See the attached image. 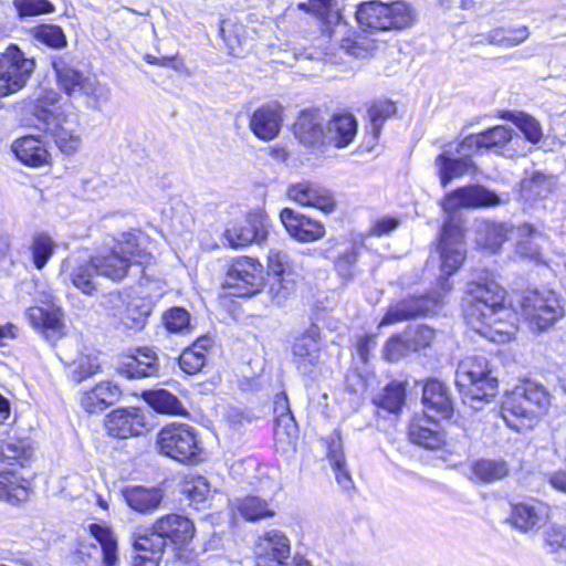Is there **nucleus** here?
I'll return each instance as SVG.
<instances>
[{
	"label": "nucleus",
	"instance_id": "7ed1b4c3",
	"mask_svg": "<svg viewBox=\"0 0 566 566\" xmlns=\"http://www.w3.org/2000/svg\"><path fill=\"white\" fill-rule=\"evenodd\" d=\"M146 235L139 230L122 232L113 238L107 255H97L72 269V283H93L95 276L112 281L123 280L130 271L145 275V265L151 255L144 248Z\"/></svg>",
	"mask_w": 566,
	"mask_h": 566
},
{
	"label": "nucleus",
	"instance_id": "09e8293b",
	"mask_svg": "<svg viewBox=\"0 0 566 566\" xmlns=\"http://www.w3.org/2000/svg\"><path fill=\"white\" fill-rule=\"evenodd\" d=\"M237 510L247 521H258L275 514L269 503L258 496H248L239 502Z\"/></svg>",
	"mask_w": 566,
	"mask_h": 566
},
{
	"label": "nucleus",
	"instance_id": "8fccbe9b",
	"mask_svg": "<svg viewBox=\"0 0 566 566\" xmlns=\"http://www.w3.org/2000/svg\"><path fill=\"white\" fill-rule=\"evenodd\" d=\"M328 459L335 472L337 483L344 490H349L353 488V480L346 468L345 458L339 441H333L328 446Z\"/></svg>",
	"mask_w": 566,
	"mask_h": 566
},
{
	"label": "nucleus",
	"instance_id": "f03ea898",
	"mask_svg": "<svg viewBox=\"0 0 566 566\" xmlns=\"http://www.w3.org/2000/svg\"><path fill=\"white\" fill-rule=\"evenodd\" d=\"M500 205L501 197L481 185L460 187L444 196L442 209L449 216L443 222L439 240L440 279L448 280L455 274L467 256L462 221L451 213L459 209L494 208Z\"/></svg>",
	"mask_w": 566,
	"mask_h": 566
},
{
	"label": "nucleus",
	"instance_id": "6e6d98bb",
	"mask_svg": "<svg viewBox=\"0 0 566 566\" xmlns=\"http://www.w3.org/2000/svg\"><path fill=\"white\" fill-rule=\"evenodd\" d=\"M34 38L53 49H61L66 45V38L63 30L53 24H42L33 30Z\"/></svg>",
	"mask_w": 566,
	"mask_h": 566
},
{
	"label": "nucleus",
	"instance_id": "4be33fe9",
	"mask_svg": "<svg viewBox=\"0 0 566 566\" xmlns=\"http://www.w3.org/2000/svg\"><path fill=\"white\" fill-rule=\"evenodd\" d=\"M287 196L301 206L313 207L324 212H331L335 207L331 191L312 182H298L290 186Z\"/></svg>",
	"mask_w": 566,
	"mask_h": 566
},
{
	"label": "nucleus",
	"instance_id": "412c9836",
	"mask_svg": "<svg viewBox=\"0 0 566 566\" xmlns=\"http://www.w3.org/2000/svg\"><path fill=\"white\" fill-rule=\"evenodd\" d=\"M280 219L289 234L300 242H313L325 234V228L319 221L297 213L291 208H284Z\"/></svg>",
	"mask_w": 566,
	"mask_h": 566
},
{
	"label": "nucleus",
	"instance_id": "4d7b16f0",
	"mask_svg": "<svg viewBox=\"0 0 566 566\" xmlns=\"http://www.w3.org/2000/svg\"><path fill=\"white\" fill-rule=\"evenodd\" d=\"M13 6L20 18L51 13L54 6L49 0H13Z\"/></svg>",
	"mask_w": 566,
	"mask_h": 566
},
{
	"label": "nucleus",
	"instance_id": "0e129e2a",
	"mask_svg": "<svg viewBox=\"0 0 566 566\" xmlns=\"http://www.w3.org/2000/svg\"><path fill=\"white\" fill-rule=\"evenodd\" d=\"M94 389L98 392L102 402L105 403L106 407L117 402L122 395L119 387L111 381H102L97 384Z\"/></svg>",
	"mask_w": 566,
	"mask_h": 566
},
{
	"label": "nucleus",
	"instance_id": "6ab92c4d",
	"mask_svg": "<svg viewBox=\"0 0 566 566\" xmlns=\"http://www.w3.org/2000/svg\"><path fill=\"white\" fill-rule=\"evenodd\" d=\"M282 123L283 107L277 102H271L252 113L249 127L258 139L270 142L280 134Z\"/></svg>",
	"mask_w": 566,
	"mask_h": 566
},
{
	"label": "nucleus",
	"instance_id": "49530a36",
	"mask_svg": "<svg viewBox=\"0 0 566 566\" xmlns=\"http://www.w3.org/2000/svg\"><path fill=\"white\" fill-rule=\"evenodd\" d=\"M396 105L391 101H377L368 109L369 125L366 130L370 133L374 139L380 135L382 125L387 118L396 113Z\"/></svg>",
	"mask_w": 566,
	"mask_h": 566
},
{
	"label": "nucleus",
	"instance_id": "f3484780",
	"mask_svg": "<svg viewBox=\"0 0 566 566\" xmlns=\"http://www.w3.org/2000/svg\"><path fill=\"white\" fill-rule=\"evenodd\" d=\"M105 427L114 438L137 437L147 431L146 416L139 408H118L107 416Z\"/></svg>",
	"mask_w": 566,
	"mask_h": 566
},
{
	"label": "nucleus",
	"instance_id": "5701e85b",
	"mask_svg": "<svg viewBox=\"0 0 566 566\" xmlns=\"http://www.w3.org/2000/svg\"><path fill=\"white\" fill-rule=\"evenodd\" d=\"M159 368L157 353L150 347H138L122 364L119 373L128 379H142L157 377Z\"/></svg>",
	"mask_w": 566,
	"mask_h": 566
},
{
	"label": "nucleus",
	"instance_id": "c756f323",
	"mask_svg": "<svg viewBox=\"0 0 566 566\" xmlns=\"http://www.w3.org/2000/svg\"><path fill=\"white\" fill-rule=\"evenodd\" d=\"M30 495V482L20 476L15 470L0 471V501L10 504L24 502Z\"/></svg>",
	"mask_w": 566,
	"mask_h": 566
},
{
	"label": "nucleus",
	"instance_id": "338daca9",
	"mask_svg": "<svg viewBox=\"0 0 566 566\" xmlns=\"http://www.w3.org/2000/svg\"><path fill=\"white\" fill-rule=\"evenodd\" d=\"M399 223L400 220L398 218L385 216L374 222L370 232L377 237L386 235L396 230Z\"/></svg>",
	"mask_w": 566,
	"mask_h": 566
},
{
	"label": "nucleus",
	"instance_id": "37998d69",
	"mask_svg": "<svg viewBox=\"0 0 566 566\" xmlns=\"http://www.w3.org/2000/svg\"><path fill=\"white\" fill-rule=\"evenodd\" d=\"M78 94L87 97L86 106L94 111H101L111 98V88L97 81L95 76H88Z\"/></svg>",
	"mask_w": 566,
	"mask_h": 566
},
{
	"label": "nucleus",
	"instance_id": "a19ab883",
	"mask_svg": "<svg viewBox=\"0 0 566 566\" xmlns=\"http://www.w3.org/2000/svg\"><path fill=\"white\" fill-rule=\"evenodd\" d=\"M406 399V387L402 382L388 384L382 392L374 398V403L389 413H398Z\"/></svg>",
	"mask_w": 566,
	"mask_h": 566
},
{
	"label": "nucleus",
	"instance_id": "79ce46f5",
	"mask_svg": "<svg viewBox=\"0 0 566 566\" xmlns=\"http://www.w3.org/2000/svg\"><path fill=\"white\" fill-rule=\"evenodd\" d=\"M274 424V441L277 449L287 452L295 448L298 430L293 416L276 418Z\"/></svg>",
	"mask_w": 566,
	"mask_h": 566
},
{
	"label": "nucleus",
	"instance_id": "f257e3e1",
	"mask_svg": "<svg viewBox=\"0 0 566 566\" xmlns=\"http://www.w3.org/2000/svg\"><path fill=\"white\" fill-rule=\"evenodd\" d=\"M467 324L492 340L503 342L512 334L509 323L520 313L535 332L551 328L564 316L555 292L548 285L527 287L522 292H507L502 285H471L462 301Z\"/></svg>",
	"mask_w": 566,
	"mask_h": 566
},
{
	"label": "nucleus",
	"instance_id": "052dcab7",
	"mask_svg": "<svg viewBox=\"0 0 566 566\" xmlns=\"http://www.w3.org/2000/svg\"><path fill=\"white\" fill-rule=\"evenodd\" d=\"M98 368L99 366L95 360L90 357H81L70 365L69 375L74 382L80 384L92 375H95Z\"/></svg>",
	"mask_w": 566,
	"mask_h": 566
},
{
	"label": "nucleus",
	"instance_id": "bb28decb",
	"mask_svg": "<svg viewBox=\"0 0 566 566\" xmlns=\"http://www.w3.org/2000/svg\"><path fill=\"white\" fill-rule=\"evenodd\" d=\"M468 151L461 153L460 157H452L448 151L437 156L434 165L438 169L440 182L446 188L453 179L464 176L473 166L471 156Z\"/></svg>",
	"mask_w": 566,
	"mask_h": 566
},
{
	"label": "nucleus",
	"instance_id": "39448f33",
	"mask_svg": "<svg viewBox=\"0 0 566 566\" xmlns=\"http://www.w3.org/2000/svg\"><path fill=\"white\" fill-rule=\"evenodd\" d=\"M455 385L463 403L480 410L484 402L496 395L497 378L484 356H468L458 365Z\"/></svg>",
	"mask_w": 566,
	"mask_h": 566
},
{
	"label": "nucleus",
	"instance_id": "5fc2aeb1",
	"mask_svg": "<svg viewBox=\"0 0 566 566\" xmlns=\"http://www.w3.org/2000/svg\"><path fill=\"white\" fill-rule=\"evenodd\" d=\"M545 544L549 552L566 562V525L552 524L544 532Z\"/></svg>",
	"mask_w": 566,
	"mask_h": 566
},
{
	"label": "nucleus",
	"instance_id": "f8f14e48",
	"mask_svg": "<svg viewBox=\"0 0 566 566\" xmlns=\"http://www.w3.org/2000/svg\"><path fill=\"white\" fill-rule=\"evenodd\" d=\"M34 69V59L25 56L17 44H10L0 53V98L23 88Z\"/></svg>",
	"mask_w": 566,
	"mask_h": 566
},
{
	"label": "nucleus",
	"instance_id": "ddd939ff",
	"mask_svg": "<svg viewBox=\"0 0 566 566\" xmlns=\"http://www.w3.org/2000/svg\"><path fill=\"white\" fill-rule=\"evenodd\" d=\"M269 234V219L261 211H252L242 220L228 224L223 237L233 249L244 248L252 243H263Z\"/></svg>",
	"mask_w": 566,
	"mask_h": 566
},
{
	"label": "nucleus",
	"instance_id": "a18cd8bd",
	"mask_svg": "<svg viewBox=\"0 0 566 566\" xmlns=\"http://www.w3.org/2000/svg\"><path fill=\"white\" fill-rule=\"evenodd\" d=\"M513 36H507L505 28H495L484 35L485 41L491 45L513 48L525 42L530 36V30L526 25H520L512 29Z\"/></svg>",
	"mask_w": 566,
	"mask_h": 566
},
{
	"label": "nucleus",
	"instance_id": "b1692460",
	"mask_svg": "<svg viewBox=\"0 0 566 566\" xmlns=\"http://www.w3.org/2000/svg\"><path fill=\"white\" fill-rule=\"evenodd\" d=\"M422 403L427 409V417L436 416L448 419L453 413V401L449 388L437 379H429L422 390Z\"/></svg>",
	"mask_w": 566,
	"mask_h": 566
},
{
	"label": "nucleus",
	"instance_id": "3c124183",
	"mask_svg": "<svg viewBox=\"0 0 566 566\" xmlns=\"http://www.w3.org/2000/svg\"><path fill=\"white\" fill-rule=\"evenodd\" d=\"M507 118L523 133L525 139L532 144H538L543 137L541 123L533 116L518 112L507 113Z\"/></svg>",
	"mask_w": 566,
	"mask_h": 566
},
{
	"label": "nucleus",
	"instance_id": "9d476101",
	"mask_svg": "<svg viewBox=\"0 0 566 566\" xmlns=\"http://www.w3.org/2000/svg\"><path fill=\"white\" fill-rule=\"evenodd\" d=\"M34 302L35 305L25 311V316L34 329L54 343L64 335V313L49 290H36Z\"/></svg>",
	"mask_w": 566,
	"mask_h": 566
},
{
	"label": "nucleus",
	"instance_id": "0eeeda50",
	"mask_svg": "<svg viewBox=\"0 0 566 566\" xmlns=\"http://www.w3.org/2000/svg\"><path fill=\"white\" fill-rule=\"evenodd\" d=\"M356 20L361 28L386 31L409 28L416 20L413 8L405 1L390 3L379 0L361 2L356 9Z\"/></svg>",
	"mask_w": 566,
	"mask_h": 566
},
{
	"label": "nucleus",
	"instance_id": "13d9d810",
	"mask_svg": "<svg viewBox=\"0 0 566 566\" xmlns=\"http://www.w3.org/2000/svg\"><path fill=\"white\" fill-rule=\"evenodd\" d=\"M361 248L357 245L350 247L348 250L338 255L335 262V269L344 280L354 277L356 270V262Z\"/></svg>",
	"mask_w": 566,
	"mask_h": 566
},
{
	"label": "nucleus",
	"instance_id": "393cba45",
	"mask_svg": "<svg viewBox=\"0 0 566 566\" xmlns=\"http://www.w3.org/2000/svg\"><path fill=\"white\" fill-rule=\"evenodd\" d=\"M357 120L352 114H335L325 119L324 146L347 147L357 134Z\"/></svg>",
	"mask_w": 566,
	"mask_h": 566
},
{
	"label": "nucleus",
	"instance_id": "6e6552de",
	"mask_svg": "<svg viewBox=\"0 0 566 566\" xmlns=\"http://www.w3.org/2000/svg\"><path fill=\"white\" fill-rule=\"evenodd\" d=\"M297 9L317 19L323 35L339 42L340 46L349 54L359 56L360 48L357 42L346 36L348 25L343 20L336 0H307L298 2Z\"/></svg>",
	"mask_w": 566,
	"mask_h": 566
},
{
	"label": "nucleus",
	"instance_id": "2f4dec72",
	"mask_svg": "<svg viewBox=\"0 0 566 566\" xmlns=\"http://www.w3.org/2000/svg\"><path fill=\"white\" fill-rule=\"evenodd\" d=\"M506 224L482 220L475 227V242L479 247L495 253L507 239Z\"/></svg>",
	"mask_w": 566,
	"mask_h": 566
},
{
	"label": "nucleus",
	"instance_id": "bf43d9fd",
	"mask_svg": "<svg viewBox=\"0 0 566 566\" xmlns=\"http://www.w3.org/2000/svg\"><path fill=\"white\" fill-rule=\"evenodd\" d=\"M384 357L388 361H398L405 356L412 353V349L409 345L406 334L392 336L387 340L384 347Z\"/></svg>",
	"mask_w": 566,
	"mask_h": 566
},
{
	"label": "nucleus",
	"instance_id": "cd10ccee",
	"mask_svg": "<svg viewBox=\"0 0 566 566\" xmlns=\"http://www.w3.org/2000/svg\"><path fill=\"white\" fill-rule=\"evenodd\" d=\"M11 149L22 164L31 167L42 166L50 157L43 142L34 136H24L14 140Z\"/></svg>",
	"mask_w": 566,
	"mask_h": 566
},
{
	"label": "nucleus",
	"instance_id": "864d4df0",
	"mask_svg": "<svg viewBox=\"0 0 566 566\" xmlns=\"http://www.w3.org/2000/svg\"><path fill=\"white\" fill-rule=\"evenodd\" d=\"M522 191L532 199H543L552 191L553 180L542 172H534L521 184Z\"/></svg>",
	"mask_w": 566,
	"mask_h": 566
},
{
	"label": "nucleus",
	"instance_id": "1a4fd4ad",
	"mask_svg": "<svg viewBox=\"0 0 566 566\" xmlns=\"http://www.w3.org/2000/svg\"><path fill=\"white\" fill-rule=\"evenodd\" d=\"M148 539H142L144 545L155 547V552H164L168 544L184 546L195 535L192 521L180 514H166L154 521L151 526L140 531Z\"/></svg>",
	"mask_w": 566,
	"mask_h": 566
},
{
	"label": "nucleus",
	"instance_id": "473e14b6",
	"mask_svg": "<svg viewBox=\"0 0 566 566\" xmlns=\"http://www.w3.org/2000/svg\"><path fill=\"white\" fill-rule=\"evenodd\" d=\"M298 270V265L291 259L287 252L270 250L268 255V274L276 279L279 283H295Z\"/></svg>",
	"mask_w": 566,
	"mask_h": 566
},
{
	"label": "nucleus",
	"instance_id": "4468645a",
	"mask_svg": "<svg viewBox=\"0 0 566 566\" xmlns=\"http://www.w3.org/2000/svg\"><path fill=\"white\" fill-rule=\"evenodd\" d=\"M442 301V294L433 292L427 295L412 296L389 305L379 326L394 325L403 321L431 314Z\"/></svg>",
	"mask_w": 566,
	"mask_h": 566
},
{
	"label": "nucleus",
	"instance_id": "58836bf2",
	"mask_svg": "<svg viewBox=\"0 0 566 566\" xmlns=\"http://www.w3.org/2000/svg\"><path fill=\"white\" fill-rule=\"evenodd\" d=\"M143 398L154 410L160 413L180 415L184 410L181 401L166 389L145 391Z\"/></svg>",
	"mask_w": 566,
	"mask_h": 566
},
{
	"label": "nucleus",
	"instance_id": "aec40b11",
	"mask_svg": "<svg viewBox=\"0 0 566 566\" xmlns=\"http://www.w3.org/2000/svg\"><path fill=\"white\" fill-rule=\"evenodd\" d=\"M294 135L308 148L324 146L325 118L318 109H304L294 124Z\"/></svg>",
	"mask_w": 566,
	"mask_h": 566
},
{
	"label": "nucleus",
	"instance_id": "dca6fc26",
	"mask_svg": "<svg viewBox=\"0 0 566 566\" xmlns=\"http://www.w3.org/2000/svg\"><path fill=\"white\" fill-rule=\"evenodd\" d=\"M551 515V507L537 499H527L512 504L507 522L522 533L538 530Z\"/></svg>",
	"mask_w": 566,
	"mask_h": 566
},
{
	"label": "nucleus",
	"instance_id": "c03bdc74",
	"mask_svg": "<svg viewBox=\"0 0 566 566\" xmlns=\"http://www.w3.org/2000/svg\"><path fill=\"white\" fill-rule=\"evenodd\" d=\"M55 242L46 232H36L32 237L30 251L32 262L38 270H42L52 258Z\"/></svg>",
	"mask_w": 566,
	"mask_h": 566
},
{
	"label": "nucleus",
	"instance_id": "4c0bfd02",
	"mask_svg": "<svg viewBox=\"0 0 566 566\" xmlns=\"http://www.w3.org/2000/svg\"><path fill=\"white\" fill-rule=\"evenodd\" d=\"M409 438L411 442L431 450L439 449L444 443V434L439 430L436 420H433L432 427H426L419 421L411 423Z\"/></svg>",
	"mask_w": 566,
	"mask_h": 566
},
{
	"label": "nucleus",
	"instance_id": "423d86ee",
	"mask_svg": "<svg viewBox=\"0 0 566 566\" xmlns=\"http://www.w3.org/2000/svg\"><path fill=\"white\" fill-rule=\"evenodd\" d=\"M551 406V395L547 389L535 381H524L506 396L502 405V417L509 427L520 431L523 423L520 420H531L544 415Z\"/></svg>",
	"mask_w": 566,
	"mask_h": 566
},
{
	"label": "nucleus",
	"instance_id": "a211bd4d",
	"mask_svg": "<svg viewBox=\"0 0 566 566\" xmlns=\"http://www.w3.org/2000/svg\"><path fill=\"white\" fill-rule=\"evenodd\" d=\"M514 130L509 126H494L482 133L467 136L457 147V154L478 153L482 149L504 155L506 145L512 140Z\"/></svg>",
	"mask_w": 566,
	"mask_h": 566
},
{
	"label": "nucleus",
	"instance_id": "e2e57ef3",
	"mask_svg": "<svg viewBox=\"0 0 566 566\" xmlns=\"http://www.w3.org/2000/svg\"><path fill=\"white\" fill-rule=\"evenodd\" d=\"M405 334L412 352H418L430 346L434 338V331L426 325L418 326L413 332Z\"/></svg>",
	"mask_w": 566,
	"mask_h": 566
},
{
	"label": "nucleus",
	"instance_id": "c9c22d12",
	"mask_svg": "<svg viewBox=\"0 0 566 566\" xmlns=\"http://www.w3.org/2000/svg\"><path fill=\"white\" fill-rule=\"evenodd\" d=\"M263 271V265L255 259L239 256L233 259L226 268V275L230 280L252 283Z\"/></svg>",
	"mask_w": 566,
	"mask_h": 566
},
{
	"label": "nucleus",
	"instance_id": "20e7f679",
	"mask_svg": "<svg viewBox=\"0 0 566 566\" xmlns=\"http://www.w3.org/2000/svg\"><path fill=\"white\" fill-rule=\"evenodd\" d=\"M60 99L59 93L46 91L31 102L28 109L33 116L34 125L52 135L62 153L71 155L80 148L82 142L74 128L77 125V116L69 112Z\"/></svg>",
	"mask_w": 566,
	"mask_h": 566
},
{
	"label": "nucleus",
	"instance_id": "774afa93",
	"mask_svg": "<svg viewBox=\"0 0 566 566\" xmlns=\"http://www.w3.org/2000/svg\"><path fill=\"white\" fill-rule=\"evenodd\" d=\"M81 405L90 413L103 411L107 408L94 388L83 394Z\"/></svg>",
	"mask_w": 566,
	"mask_h": 566
},
{
	"label": "nucleus",
	"instance_id": "9b49d317",
	"mask_svg": "<svg viewBox=\"0 0 566 566\" xmlns=\"http://www.w3.org/2000/svg\"><path fill=\"white\" fill-rule=\"evenodd\" d=\"M160 453L182 463L196 462L200 448L196 430L184 423L164 427L157 436Z\"/></svg>",
	"mask_w": 566,
	"mask_h": 566
},
{
	"label": "nucleus",
	"instance_id": "69168bd1",
	"mask_svg": "<svg viewBox=\"0 0 566 566\" xmlns=\"http://www.w3.org/2000/svg\"><path fill=\"white\" fill-rule=\"evenodd\" d=\"M231 28L232 25L230 23L223 22L220 27V35L229 49V54L239 56L241 54V39Z\"/></svg>",
	"mask_w": 566,
	"mask_h": 566
},
{
	"label": "nucleus",
	"instance_id": "f704fd0d",
	"mask_svg": "<svg viewBox=\"0 0 566 566\" xmlns=\"http://www.w3.org/2000/svg\"><path fill=\"white\" fill-rule=\"evenodd\" d=\"M293 361L300 373L310 375L319 364L321 353L317 343L312 339L298 338L293 346Z\"/></svg>",
	"mask_w": 566,
	"mask_h": 566
},
{
	"label": "nucleus",
	"instance_id": "e433bc0d",
	"mask_svg": "<svg viewBox=\"0 0 566 566\" xmlns=\"http://www.w3.org/2000/svg\"><path fill=\"white\" fill-rule=\"evenodd\" d=\"M509 473V464L502 459H480L472 465L473 476L483 483L500 481L507 476Z\"/></svg>",
	"mask_w": 566,
	"mask_h": 566
},
{
	"label": "nucleus",
	"instance_id": "2eb2a0df",
	"mask_svg": "<svg viewBox=\"0 0 566 566\" xmlns=\"http://www.w3.org/2000/svg\"><path fill=\"white\" fill-rule=\"evenodd\" d=\"M291 542L280 530H269L255 543L256 566H286Z\"/></svg>",
	"mask_w": 566,
	"mask_h": 566
},
{
	"label": "nucleus",
	"instance_id": "c85d7f7f",
	"mask_svg": "<svg viewBox=\"0 0 566 566\" xmlns=\"http://www.w3.org/2000/svg\"><path fill=\"white\" fill-rule=\"evenodd\" d=\"M60 88L69 96L78 94L88 76L74 67L69 56H56L52 62Z\"/></svg>",
	"mask_w": 566,
	"mask_h": 566
},
{
	"label": "nucleus",
	"instance_id": "72a5a7b5",
	"mask_svg": "<svg viewBox=\"0 0 566 566\" xmlns=\"http://www.w3.org/2000/svg\"><path fill=\"white\" fill-rule=\"evenodd\" d=\"M88 532L101 546L103 566H116L118 563L117 538L112 528L92 523L88 525Z\"/></svg>",
	"mask_w": 566,
	"mask_h": 566
},
{
	"label": "nucleus",
	"instance_id": "680f3d73",
	"mask_svg": "<svg viewBox=\"0 0 566 566\" xmlns=\"http://www.w3.org/2000/svg\"><path fill=\"white\" fill-rule=\"evenodd\" d=\"M184 493L187 494L192 502L201 503L208 497L210 486L206 478L197 476L186 481Z\"/></svg>",
	"mask_w": 566,
	"mask_h": 566
},
{
	"label": "nucleus",
	"instance_id": "a878e982",
	"mask_svg": "<svg viewBox=\"0 0 566 566\" xmlns=\"http://www.w3.org/2000/svg\"><path fill=\"white\" fill-rule=\"evenodd\" d=\"M122 493L126 504L133 511L144 515L158 511L164 501V492L159 488L127 486Z\"/></svg>",
	"mask_w": 566,
	"mask_h": 566
},
{
	"label": "nucleus",
	"instance_id": "ea45409f",
	"mask_svg": "<svg viewBox=\"0 0 566 566\" xmlns=\"http://www.w3.org/2000/svg\"><path fill=\"white\" fill-rule=\"evenodd\" d=\"M32 450L30 444L22 439L11 438L0 448V460L9 465L23 468L30 460Z\"/></svg>",
	"mask_w": 566,
	"mask_h": 566
},
{
	"label": "nucleus",
	"instance_id": "603ef678",
	"mask_svg": "<svg viewBox=\"0 0 566 566\" xmlns=\"http://www.w3.org/2000/svg\"><path fill=\"white\" fill-rule=\"evenodd\" d=\"M165 328L172 334H188L191 332L190 314L182 307H171L163 314Z\"/></svg>",
	"mask_w": 566,
	"mask_h": 566
},
{
	"label": "nucleus",
	"instance_id": "de8ad7c7",
	"mask_svg": "<svg viewBox=\"0 0 566 566\" xmlns=\"http://www.w3.org/2000/svg\"><path fill=\"white\" fill-rule=\"evenodd\" d=\"M142 539H148L142 532H135L132 535V545L136 555L133 557V566H159L164 552H155V547L144 545Z\"/></svg>",
	"mask_w": 566,
	"mask_h": 566
},
{
	"label": "nucleus",
	"instance_id": "7c9ffc66",
	"mask_svg": "<svg viewBox=\"0 0 566 566\" xmlns=\"http://www.w3.org/2000/svg\"><path fill=\"white\" fill-rule=\"evenodd\" d=\"M213 340L209 336L198 337L193 344L179 356V367L188 375H196L202 370L207 361V352L212 348Z\"/></svg>",
	"mask_w": 566,
	"mask_h": 566
}]
</instances>
